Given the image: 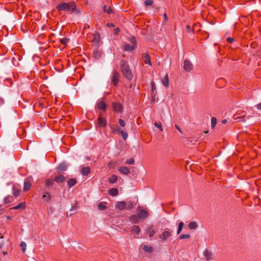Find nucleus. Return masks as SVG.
<instances>
[{"instance_id":"1","label":"nucleus","mask_w":261,"mask_h":261,"mask_svg":"<svg viewBox=\"0 0 261 261\" xmlns=\"http://www.w3.org/2000/svg\"><path fill=\"white\" fill-rule=\"evenodd\" d=\"M121 71L122 75L128 81H130L133 78V75L130 67L125 61H121L120 63Z\"/></svg>"},{"instance_id":"2","label":"nucleus","mask_w":261,"mask_h":261,"mask_svg":"<svg viewBox=\"0 0 261 261\" xmlns=\"http://www.w3.org/2000/svg\"><path fill=\"white\" fill-rule=\"evenodd\" d=\"M66 12L73 15H76L81 13V10L74 2H70L66 3Z\"/></svg>"},{"instance_id":"3","label":"nucleus","mask_w":261,"mask_h":261,"mask_svg":"<svg viewBox=\"0 0 261 261\" xmlns=\"http://www.w3.org/2000/svg\"><path fill=\"white\" fill-rule=\"evenodd\" d=\"M250 116H247V113L242 110H238L233 115V119L237 122H245L247 119L249 118Z\"/></svg>"},{"instance_id":"4","label":"nucleus","mask_w":261,"mask_h":261,"mask_svg":"<svg viewBox=\"0 0 261 261\" xmlns=\"http://www.w3.org/2000/svg\"><path fill=\"white\" fill-rule=\"evenodd\" d=\"M132 44H125L123 46L124 50L130 52L134 50L137 47V40L135 37H132L129 40Z\"/></svg>"},{"instance_id":"5","label":"nucleus","mask_w":261,"mask_h":261,"mask_svg":"<svg viewBox=\"0 0 261 261\" xmlns=\"http://www.w3.org/2000/svg\"><path fill=\"white\" fill-rule=\"evenodd\" d=\"M172 231L169 228H165L162 234L159 236V238L163 241H166L172 234Z\"/></svg>"},{"instance_id":"6","label":"nucleus","mask_w":261,"mask_h":261,"mask_svg":"<svg viewBox=\"0 0 261 261\" xmlns=\"http://www.w3.org/2000/svg\"><path fill=\"white\" fill-rule=\"evenodd\" d=\"M119 74L117 70H114L113 72V75L112 77V84L114 86H117L119 82Z\"/></svg>"},{"instance_id":"7","label":"nucleus","mask_w":261,"mask_h":261,"mask_svg":"<svg viewBox=\"0 0 261 261\" xmlns=\"http://www.w3.org/2000/svg\"><path fill=\"white\" fill-rule=\"evenodd\" d=\"M112 108L114 111L117 113H121L123 111L122 105L119 102H113Z\"/></svg>"},{"instance_id":"8","label":"nucleus","mask_w":261,"mask_h":261,"mask_svg":"<svg viewBox=\"0 0 261 261\" xmlns=\"http://www.w3.org/2000/svg\"><path fill=\"white\" fill-rule=\"evenodd\" d=\"M193 68V65L188 60H185L184 62V69L186 71L189 72Z\"/></svg>"},{"instance_id":"9","label":"nucleus","mask_w":261,"mask_h":261,"mask_svg":"<svg viewBox=\"0 0 261 261\" xmlns=\"http://www.w3.org/2000/svg\"><path fill=\"white\" fill-rule=\"evenodd\" d=\"M146 233L148 234L149 238H152L156 233V231L153 225L148 227L146 229Z\"/></svg>"},{"instance_id":"10","label":"nucleus","mask_w":261,"mask_h":261,"mask_svg":"<svg viewBox=\"0 0 261 261\" xmlns=\"http://www.w3.org/2000/svg\"><path fill=\"white\" fill-rule=\"evenodd\" d=\"M116 209H118L120 211H123L125 209L126 204L125 201H117L115 205Z\"/></svg>"},{"instance_id":"11","label":"nucleus","mask_w":261,"mask_h":261,"mask_svg":"<svg viewBox=\"0 0 261 261\" xmlns=\"http://www.w3.org/2000/svg\"><path fill=\"white\" fill-rule=\"evenodd\" d=\"M138 216L139 219H146L149 216V213L147 211L142 210H140L138 214Z\"/></svg>"},{"instance_id":"12","label":"nucleus","mask_w":261,"mask_h":261,"mask_svg":"<svg viewBox=\"0 0 261 261\" xmlns=\"http://www.w3.org/2000/svg\"><path fill=\"white\" fill-rule=\"evenodd\" d=\"M97 124L99 127H105L107 125L106 119L99 116L97 119Z\"/></svg>"},{"instance_id":"13","label":"nucleus","mask_w":261,"mask_h":261,"mask_svg":"<svg viewBox=\"0 0 261 261\" xmlns=\"http://www.w3.org/2000/svg\"><path fill=\"white\" fill-rule=\"evenodd\" d=\"M142 58L145 64L151 65L150 57L148 53H144L142 55Z\"/></svg>"},{"instance_id":"14","label":"nucleus","mask_w":261,"mask_h":261,"mask_svg":"<svg viewBox=\"0 0 261 261\" xmlns=\"http://www.w3.org/2000/svg\"><path fill=\"white\" fill-rule=\"evenodd\" d=\"M97 108L98 109L102 110L105 111L107 108V104L103 101H100L97 104Z\"/></svg>"},{"instance_id":"15","label":"nucleus","mask_w":261,"mask_h":261,"mask_svg":"<svg viewBox=\"0 0 261 261\" xmlns=\"http://www.w3.org/2000/svg\"><path fill=\"white\" fill-rule=\"evenodd\" d=\"M57 170L58 174H61L62 172L65 171V163H61L57 168Z\"/></svg>"},{"instance_id":"16","label":"nucleus","mask_w":261,"mask_h":261,"mask_svg":"<svg viewBox=\"0 0 261 261\" xmlns=\"http://www.w3.org/2000/svg\"><path fill=\"white\" fill-rule=\"evenodd\" d=\"M65 180V177L63 175L61 174H59V175H57L55 178V181L57 183H62Z\"/></svg>"},{"instance_id":"17","label":"nucleus","mask_w":261,"mask_h":261,"mask_svg":"<svg viewBox=\"0 0 261 261\" xmlns=\"http://www.w3.org/2000/svg\"><path fill=\"white\" fill-rule=\"evenodd\" d=\"M119 171L122 174L127 175L130 172L129 169L127 167L122 166L119 169Z\"/></svg>"},{"instance_id":"18","label":"nucleus","mask_w":261,"mask_h":261,"mask_svg":"<svg viewBox=\"0 0 261 261\" xmlns=\"http://www.w3.org/2000/svg\"><path fill=\"white\" fill-rule=\"evenodd\" d=\"M204 255L205 257V259L207 261H210L212 259V253L208 251L207 249H206L204 252Z\"/></svg>"},{"instance_id":"19","label":"nucleus","mask_w":261,"mask_h":261,"mask_svg":"<svg viewBox=\"0 0 261 261\" xmlns=\"http://www.w3.org/2000/svg\"><path fill=\"white\" fill-rule=\"evenodd\" d=\"M54 181H55V180H53V179H47L46 180V182H45V187L48 188H54Z\"/></svg>"},{"instance_id":"20","label":"nucleus","mask_w":261,"mask_h":261,"mask_svg":"<svg viewBox=\"0 0 261 261\" xmlns=\"http://www.w3.org/2000/svg\"><path fill=\"white\" fill-rule=\"evenodd\" d=\"M90 172V168L89 167H84L81 170V173L83 175L87 176Z\"/></svg>"},{"instance_id":"21","label":"nucleus","mask_w":261,"mask_h":261,"mask_svg":"<svg viewBox=\"0 0 261 261\" xmlns=\"http://www.w3.org/2000/svg\"><path fill=\"white\" fill-rule=\"evenodd\" d=\"M31 184L28 180H24L23 183V191H28L31 187Z\"/></svg>"},{"instance_id":"22","label":"nucleus","mask_w":261,"mask_h":261,"mask_svg":"<svg viewBox=\"0 0 261 261\" xmlns=\"http://www.w3.org/2000/svg\"><path fill=\"white\" fill-rule=\"evenodd\" d=\"M76 182V180L75 178H71L68 179L67 181V184L69 188H71L74 186Z\"/></svg>"},{"instance_id":"23","label":"nucleus","mask_w":261,"mask_h":261,"mask_svg":"<svg viewBox=\"0 0 261 261\" xmlns=\"http://www.w3.org/2000/svg\"><path fill=\"white\" fill-rule=\"evenodd\" d=\"M125 210H127L128 211H130L134 207V204L133 202L130 201H125Z\"/></svg>"},{"instance_id":"24","label":"nucleus","mask_w":261,"mask_h":261,"mask_svg":"<svg viewBox=\"0 0 261 261\" xmlns=\"http://www.w3.org/2000/svg\"><path fill=\"white\" fill-rule=\"evenodd\" d=\"M118 194V190L116 188H112L109 190V194L113 196H117Z\"/></svg>"},{"instance_id":"25","label":"nucleus","mask_w":261,"mask_h":261,"mask_svg":"<svg viewBox=\"0 0 261 261\" xmlns=\"http://www.w3.org/2000/svg\"><path fill=\"white\" fill-rule=\"evenodd\" d=\"M117 176L113 174L108 178V181L111 184H114L117 181Z\"/></svg>"},{"instance_id":"26","label":"nucleus","mask_w":261,"mask_h":261,"mask_svg":"<svg viewBox=\"0 0 261 261\" xmlns=\"http://www.w3.org/2000/svg\"><path fill=\"white\" fill-rule=\"evenodd\" d=\"M138 216H137L136 215H131L129 217L130 221L132 222L133 223H137L138 221Z\"/></svg>"},{"instance_id":"27","label":"nucleus","mask_w":261,"mask_h":261,"mask_svg":"<svg viewBox=\"0 0 261 261\" xmlns=\"http://www.w3.org/2000/svg\"><path fill=\"white\" fill-rule=\"evenodd\" d=\"M188 227L190 229H195L197 228L198 224L196 222L192 221L189 223Z\"/></svg>"},{"instance_id":"28","label":"nucleus","mask_w":261,"mask_h":261,"mask_svg":"<svg viewBox=\"0 0 261 261\" xmlns=\"http://www.w3.org/2000/svg\"><path fill=\"white\" fill-rule=\"evenodd\" d=\"M162 83L166 87H168L169 86V79L167 74H166L163 79Z\"/></svg>"},{"instance_id":"29","label":"nucleus","mask_w":261,"mask_h":261,"mask_svg":"<svg viewBox=\"0 0 261 261\" xmlns=\"http://www.w3.org/2000/svg\"><path fill=\"white\" fill-rule=\"evenodd\" d=\"M102 9L105 12H106L107 13H108L109 14L112 13V9H111V8L110 7H107V6L104 5L103 6Z\"/></svg>"},{"instance_id":"30","label":"nucleus","mask_w":261,"mask_h":261,"mask_svg":"<svg viewBox=\"0 0 261 261\" xmlns=\"http://www.w3.org/2000/svg\"><path fill=\"white\" fill-rule=\"evenodd\" d=\"M111 129L112 132L117 134H119L120 132L119 126L117 125H114L113 126L111 127Z\"/></svg>"},{"instance_id":"31","label":"nucleus","mask_w":261,"mask_h":261,"mask_svg":"<svg viewBox=\"0 0 261 261\" xmlns=\"http://www.w3.org/2000/svg\"><path fill=\"white\" fill-rule=\"evenodd\" d=\"M57 8L58 10V11H65V3H63L61 4V5H58L57 7Z\"/></svg>"},{"instance_id":"32","label":"nucleus","mask_w":261,"mask_h":261,"mask_svg":"<svg viewBox=\"0 0 261 261\" xmlns=\"http://www.w3.org/2000/svg\"><path fill=\"white\" fill-rule=\"evenodd\" d=\"M141 230L140 227L137 225H135L133 227L132 231L134 232L136 234H139Z\"/></svg>"},{"instance_id":"33","label":"nucleus","mask_w":261,"mask_h":261,"mask_svg":"<svg viewBox=\"0 0 261 261\" xmlns=\"http://www.w3.org/2000/svg\"><path fill=\"white\" fill-rule=\"evenodd\" d=\"M143 249L144 251L147 252H150L152 251V248L147 245H144L143 247Z\"/></svg>"},{"instance_id":"34","label":"nucleus","mask_w":261,"mask_h":261,"mask_svg":"<svg viewBox=\"0 0 261 261\" xmlns=\"http://www.w3.org/2000/svg\"><path fill=\"white\" fill-rule=\"evenodd\" d=\"M25 207V206L23 203H20L17 205L13 207L12 208L14 210H17L19 208H24Z\"/></svg>"},{"instance_id":"35","label":"nucleus","mask_w":261,"mask_h":261,"mask_svg":"<svg viewBox=\"0 0 261 261\" xmlns=\"http://www.w3.org/2000/svg\"><path fill=\"white\" fill-rule=\"evenodd\" d=\"M184 223L182 222H180L178 224V227L177 228V233L179 234L180 233L182 229L183 226H184Z\"/></svg>"},{"instance_id":"36","label":"nucleus","mask_w":261,"mask_h":261,"mask_svg":"<svg viewBox=\"0 0 261 261\" xmlns=\"http://www.w3.org/2000/svg\"><path fill=\"white\" fill-rule=\"evenodd\" d=\"M12 197L10 196H7L4 199V203L5 204L9 203L11 202Z\"/></svg>"},{"instance_id":"37","label":"nucleus","mask_w":261,"mask_h":261,"mask_svg":"<svg viewBox=\"0 0 261 261\" xmlns=\"http://www.w3.org/2000/svg\"><path fill=\"white\" fill-rule=\"evenodd\" d=\"M98 209L100 210H106L107 208V206L104 205L102 202H100L98 204Z\"/></svg>"},{"instance_id":"38","label":"nucleus","mask_w":261,"mask_h":261,"mask_svg":"<svg viewBox=\"0 0 261 261\" xmlns=\"http://www.w3.org/2000/svg\"><path fill=\"white\" fill-rule=\"evenodd\" d=\"M217 124V119L215 117H213L211 119L212 127L214 128Z\"/></svg>"},{"instance_id":"39","label":"nucleus","mask_w":261,"mask_h":261,"mask_svg":"<svg viewBox=\"0 0 261 261\" xmlns=\"http://www.w3.org/2000/svg\"><path fill=\"white\" fill-rule=\"evenodd\" d=\"M120 133L121 134L124 140H126L127 138V134L123 130H120Z\"/></svg>"},{"instance_id":"40","label":"nucleus","mask_w":261,"mask_h":261,"mask_svg":"<svg viewBox=\"0 0 261 261\" xmlns=\"http://www.w3.org/2000/svg\"><path fill=\"white\" fill-rule=\"evenodd\" d=\"M126 164L134 165L135 164V160L133 158L128 159L125 162Z\"/></svg>"},{"instance_id":"41","label":"nucleus","mask_w":261,"mask_h":261,"mask_svg":"<svg viewBox=\"0 0 261 261\" xmlns=\"http://www.w3.org/2000/svg\"><path fill=\"white\" fill-rule=\"evenodd\" d=\"M59 66H60V61H59L58 62H57L56 63V67H55V68L57 69V70L58 72H62V71H63V66L62 67V68H60Z\"/></svg>"},{"instance_id":"42","label":"nucleus","mask_w":261,"mask_h":261,"mask_svg":"<svg viewBox=\"0 0 261 261\" xmlns=\"http://www.w3.org/2000/svg\"><path fill=\"white\" fill-rule=\"evenodd\" d=\"M20 246L22 247V250L24 252L26 250L27 244L24 242H21L20 243Z\"/></svg>"},{"instance_id":"43","label":"nucleus","mask_w":261,"mask_h":261,"mask_svg":"<svg viewBox=\"0 0 261 261\" xmlns=\"http://www.w3.org/2000/svg\"><path fill=\"white\" fill-rule=\"evenodd\" d=\"M43 198L45 199V201H48L50 199V196L48 194V193H46V194H44L43 195Z\"/></svg>"},{"instance_id":"44","label":"nucleus","mask_w":261,"mask_h":261,"mask_svg":"<svg viewBox=\"0 0 261 261\" xmlns=\"http://www.w3.org/2000/svg\"><path fill=\"white\" fill-rule=\"evenodd\" d=\"M190 237V234H181L179 237V239L180 240H182L185 239H188Z\"/></svg>"},{"instance_id":"45","label":"nucleus","mask_w":261,"mask_h":261,"mask_svg":"<svg viewBox=\"0 0 261 261\" xmlns=\"http://www.w3.org/2000/svg\"><path fill=\"white\" fill-rule=\"evenodd\" d=\"M153 1L152 0H146L144 2V4L146 6H151L153 4Z\"/></svg>"},{"instance_id":"46","label":"nucleus","mask_w":261,"mask_h":261,"mask_svg":"<svg viewBox=\"0 0 261 261\" xmlns=\"http://www.w3.org/2000/svg\"><path fill=\"white\" fill-rule=\"evenodd\" d=\"M118 122L121 127H124L125 126V122L122 119H119Z\"/></svg>"},{"instance_id":"47","label":"nucleus","mask_w":261,"mask_h":261,"mask_svg":"<svg viewBox=\"0 0 261 261\" xmlns=\"http://www.w3.org/2000/svg\"><path fill=\"white\" fill-rule=\"evenodd\" d=\"M20 190L18 189H13V195L14 196L17 197L19 195Z\"/></svg>"},{"instance_id":"48","label":"nucleus","mask_w":261,"mask_h":261,"mask_svg":"<svg viewBox=\"0 0 261 261\" xmlns=\"http://www.w3.org/2000/svg\"><path fill=\"white\" fill-rule=\"evenodd\" d=\"M154 126L156 127L159 128L160 131H162L163 130L162 125V124L161 123H158L157 122H155L154 123Z\"/></svg>"},{"instance_id":"49","label":"nucleus","mask_w":261,"mask_h":261,"mask_svg":"<svg viewBox=\"0 0 261 261\" xmlns=\"http://www.w3.org/2000/svg\"><path fill=\"white\" fill-rule=\"evenodd\" d=\"M227 41L230 43H232L233 42V39L231 37H228L227 38Z\"/></svg>"},{"instance_id":"50","label":"nucleus","mask_w":261,"mask_h":261,"mask_svg":"<svg viewBox=\"0 0 261 261\" xmlns=\"http://www.w3.org/2000/svg\"><path fill=\"white\" fill-rule=\"evenodd\" d=\"M175 127L179 131V132L180 134L182 133L181 129H180V128L179 127V126L178 125H177V124L175 125Z\"/></svg>"},{"instance_id":"51","label":"nucleus","mask_w":261,"mask_h":261,"mask_svg":"<svg viewBox=\"0 0 261 261\" xmlns=\"http://www.w3.org/2000/svg\"><path fill=\"white\" fill-rule=\"evenodd\" d=\"M164 18L165 22H167V20H168V16H167V14L166 13L164 14Z\"/></svg>"},{"instance_id":"52","label":"nucleus","mask_w":261,"mask_h":261,"mask_svg":"<svg viewBox=\"0 0 261 261\" xmlns=\"http://www.w3.org/2000/svg\"><path fill=\"white\" fill-rule=\"evenodd\" d=\"M61 42L63 44H65V38L61 39Z\"/></svg>"},{"instance_id":"53","label":"nucleus","mask_w":261,"mask_h":261,"mask_svg":"<svg viewBox=\"0 0 261 261\" xmlns=\"http://www.w3.org/2000/svg\"><path fill=\"white\" fill-rule=\"evenodd\" d=\"M256 107H257V108L258 109L261 110V103H258V105H257Z\"/></svg>"},{"instance_id":"54","label":"nucleus","mask_w":261,"mask_h":261,"mask_svg":"<svg viewBox=\"0 0 261 261\" xmlns=\"http://www.w3.org/2000/svg\"><path fill=\"white\" fill-rule=\"evenodd\" d=\"M76 206L73 205L71 207V211H73L76 209Z\"/></svg>"},{"instance_id":"55","label":"nucleus","mask_w":261,"mask_h":261,"mask_svg":"<svg viewBox=\"0 0 261 261\" xmlns=\"http://www.w3.org/2000/svg\"><path fill=\"white\" fill-rule=\"evenodd\" d=\"M227 119H223V120H222V123L223 124H225V123H227Z\"/></svg>"},{"instance_id":"56","label":"nucleus","mask_w":261,"mask_h":261,"mask_svg":"<svg viewBox=\"0 0 261 261\" xmlns=\"http://www.w3.org/2000/svg\"><path fill=\"white\" fill-rule=\"evenodd\" d=\"M115 33L116 34H117L118 32H120V30L119 28H117L116 29H115Z\"/></svg>"},{"instance_id":"57","label":"nucleus","mask_w":261,"mask_h":261,"mask_svg":"<svg viewBox=\"0 0 261 261\" xmlns=\"http://www.w3.org/2000/svg\"><path fill=\"white\" fill-rule=\"evenodd\" d=\"M4 103V100L3 99L0 97V105Z\"/></svg>"},{"instance_id":"58","label":"nucleus","mask_w":261,"mask_h":261,"mask_svg":"<svg viewBox=\"0 0 261 261\" xmlns=\"http://www.w3.org/2000/svg\"><path fill=\"white\" fill-rule=\"evenodd\" d=\"M107 25H108V26H112V27H114V25L113 23H111V24L108 23V24H107Z\"/></svg>"},{"instance_id":"59","label":"nucleus","mask_w":261,"mask_h":261,"mask_svg":"<svg viewBox=\"0 0 261 261\" xmlns=\"http://www.w3.org/2000/svg\"><path fill=\"white\" fill-rule=\"evenodd\" d=\"M3 254H4V255H5L7 254V252H6V251H4V252H3Z\"/></svg>"},{"instance_id":"60","label":"nucleus","mask_w":261,"mask_h":261,"mask_svg":"<svg viewBox=\"0 0 261 261\" xmlns=\"http://www.w3.org/2000/svg\"><path fill=\"white\" fill-rule=\"evenodd\" d=\"M187 28L189 30L190 29V27L189 25H187Z\"/></svg>"},{"instance_id":"61","label":"nucleus","mask_w":261,"mask_h":261,"mask_svg":"<svg viewBox=\"0 0 261 261\" xmlns=\"http://www.w3.org/2000/svg\"><path fill=\"white\" fill-rule=\"evenodd\" d=\"M204 133L205 134H207V133H208V131H207V130H206V131H204Z\"/></svg>"},{"instance_id":"62","label":"nucleus","mask_w":261,"mask_h":261,"mask_svg":"<svg viewBox=\"0 0 261 261\" xmlns=\"http://www.w3.org/2000/svg\"><path fill=\"white\" fill-rule=\"evenodd\" d=\"M66 42H67L68 41V39L66 38Z\"/></svg>"},{"instance_id":"63","label":"nucleus","mask_w":261,"mask_h":261,"mask_svg":"<svg viewBox=\"0 0 261 261\" xmlns=\"http://www.w3.org/2000/svg\"><path fill=\"white\" fill-rule=\"evenodd\" d=\"M72 214V213H70V214H69V216H71Z\"/></svg>"}]
</instances>
